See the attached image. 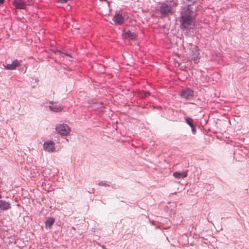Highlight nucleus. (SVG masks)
<instances>
[{
	"mask_svg": "<svg viewBox=\"0 0 249 249\" xmlns=\"http://www.w3.org/2000/svg\"><path fill=\"white\" fill-rule=\"evenodd\" d=\"M192 3L191 0H183V6L181 9L179 20L181 28H191L194 26L196 7L192 5Z\"/></svg>",
	"mask_w": 249,
	"mask_h": 249,
	"instance_id": "f257e3e1",
	"label": "nucleus"
},
{
	"mask_svg": "<svg viewBox=\"0 0 249 249\" xmlns=\"http://www.w3.org/2000/svg\"><path fill=\"white\" fill-rule=\"evenodd\" d=\"M177 5L176 1H166L161 3L160 7V12L161 15L166 16L173 12L174 7Z\"/></svg>",
	"mask_w": 249,
	"mask_h": 249,
	"instance_id": "f03ea898",
	"label": "nucleus"
},
{
	"mask_svg": "<svg viewBox=\"0 0 249 249\" xmlns=\"http://www.w3.org/2000/svg\"><path fill=\"white\" fill-rule=\"evenodd\" d=\"M30 0H14L13 4L17 9H25L27 5L32 4Z\"/></svg>",
	"mask_w": 249,
	"mask_h": 249,
	"instance_id": "7ed1b4c3",
	"label": "nucleus"
},
{
	"mask_svg": "<svg viewBox=\"0 0 249 249\" xmlns=\"http://www.w3.org/2000/svg\"><path fill=\"white\" fill-rule=\"evenodd\" d=\"M194 95V91L189 88L183 89L181 93L180 96L182 98L185 100H191L193 98Z\"/></svg>",
	"mask_w": 249,
	"mask_h": 249,
	"instance_id": "20e7f679",
	"label": "nucleus"
},
{
	"mask_svg": "<svg viewBox=\"0 0 249 249\" xmlns=\"http://www.w3.org/2000/svg\"><path fill=\"white\" fill-rule=\"evenodd\" d=\"M43 149L49 152L54 151L55 149L54 142L52 141H47L43 144Z\"/></svg>",
	"mask_w": 249,
	"mask_h": 249,
	"instance_id": "39448f33",
	"label": "nucleus"
},
{
	"mask_svg": "<svg viewBox=\"0 0 249 249\" xmlns=\"http://www.w3.org/2000/svg\"><path fill=\"white\" fill-rule=\"evenodd\" d=\"M124 18L119 13H116L113 18L115 24L121 25L124 23Z\"/></svg>",
	"mask_w": 249,
	"mask_h": 249,
	"instance_id": "423d86ee",
	"label": "nucleus"
},
{
	"mask_svg": "<svg viewBox=\"0 0 249 249\" xmlns=\"http://www.w3.org/2000/svg\"><path fill=\"white\" fill-rule=\"evenodd\" d=\"M20 64V62L19 61H18V60H15L12 63V64L4 65V67L5 69L13 70L16 69L17 67L19 66Z\"/></svg>",
	"mask_w": 249,
	"mask_h": 249,
	"instance_id": "0eeeda50",
	"label": "nucleus"
},
{
	"mask_svg": "<svg viewBox=\"0 0 249 249\" xmlns=\"http://www.w3.org/2000/svg\"><path fill=\"white\" fill-rule=\"evenodd\" d=\"M11 208V204L8 202L0 200V209L2 211H6Z\"/></svg>",
	"mask_w": 249,
	"mask_h": 249,
	"instance_id": "6e6552de",
	"label": "nucleus"
},
{
	"mask_svg": "<svg viewBox=\"0 0 249 249\" xmlns=\"http://www.w3.org/2000/svg\"><path fill=\"white\" fill-rule=\"evenodd\" d=\"M188 171H185L182 172H176L174 173L173 176L178 179L183 178L187 176Z\"/></svg>",
	"mask_w": 249,
	"mask_h": 249,
	"instance_id": "1a4fd4ad",
	"label": "nucleus"
},
{
	"mask_svg": "<svg viewBox=\"0 0 249 249\" xmlns=\"http://www.w3.org/2000/svg\"><path fill=\"white\" fill-rule=\"evenodd\" d=\"M124 37L128 38L129 39L133 40L135 38L136 35L134 33L131 32L129 30L124 31L123 34Z\"/></svg>",
	"mask_w": 249,
	"mask_h": 249,
	"instance_id": "9d476101",
	"label": "nucleus"
},
{
	"mask_svg": "<svg viewBox=\"0 0 249 249\" xmlns=\"http://www.w3.org/2000/svg\"><path fill=\"white\" fill-rule=\"evenodd\" d=\"M190 45L191 46V48H190V51L192 52V53L193 54L194 56L192 58V59L194 60L195 62L197 61L198 59V53L197 52V50L196 48V46L192 45V44H190Z\"/></svg>",
	"mask_w": 249,
	"mask_h": 249,
	"instance_id": "9b49d317",
	"label": "nucleus"
},
{
	"mask_svg": "<svg viewBox=\"0 0 249 249\" xmlns=\"http://www.w3.org/2000/svg\"><path fill=\"white\" fill-rule=\"evenodd\" d=\"M71 132V128L67 124H63V136H67Z\"/></svg>",
	"mask_w": 249,
	"mask_h": 249,
	"instance_id": "f8f14e48",
	"label": "nucleus"
},
{
	"mask_svg": "<svg viewBox=\"0 0 249 249\" xmlns=\"http://www.w3.org/2000/svg\"><path fill=\"white\" fill-rule=\"evenodd\" d=\"M54 223V219L52 218H49L45 221L46 226L49 228L51 227Z\"/></svg>",
	"mask_w": 249,
	"mask_h": 249,
	"instance_id": "ddd939ff",
	"label": "nucleus"
},
{
	"mask_svg": "<svg viewBox=\"0 0 249 249\" xmlns=\"http://www.w3.org/2000/svg\"><path fill=\"white\" fill-rule=\"evenodd\" d=\"M185 122L191 127H193V126L194 125L193 124V120L190 117H186Z\"/></svg>",
	"mask_w": 249,
	"mask_h": 249,
	"instance_id": "4468645a",
	"label": "nucleus"
},
{
	"mask_svg": "<svg viewBox=\"0 0 249 249\" xmlns=\"http://www.w3.org/2000/svg\"><path fill=\"white\" fill-rule=\"evenodd\" d=\"M50 109L54 112H57L61 111L62 109L60 107H57L56 105L53 106H50Z\"/></svg>",
	"mask_w": 249,
	"mask_h": 249,
	"instance_id": "2eb2a0df",
	"label": "nucleus"
},
{
	"mask_svg": "<svg viewBox=\"0 0 249 249\" xmlns=\"http://www.w3.org/2000/svg\"><path fill=\"white\" fill-rule=\"evenodd\" d=\"M63 61L65 60H69V61H71V59L72 58V57L68 53H63Z\"/></svg>",
	"mask_w": 249,
	"mask_h": 249,
	"instance_id": "dca6fc26",
	"label": "nucleus"
},
{
	"mask_svg": "<svg viewBox=\"0 0 249 249\" xmlns=\"http://www.w3.org/2000/svg\"><path fill=\"white\" fill-rule=\"evenodd\" d=\"M56 130L58 132L60 135H62V125H59L58 126L56 127Z\"/></svg>",
	"mask_w": 249,
	"mask_h": 249,
	"instance_id": "f3484780",
	"label": "nucleus"
},
{
	"mask_svg": "<svg viewBox=\"0 0 249 249\" xmlns=\"http://www.w3.org/2000/svg\"><path fill=\"white\" fill-rule=\"evenodd\" d=\"M98 184L99 186H108V185L105 182H104L103 181L99 182Z\"/></svg>",
	"mask_w": 249,
	"mask_h": 249,
	"instance_id": "a211bd4d",
	"label": "nucleus"
},
{
	"mask_svg": "<svg viewBox=\"0 0 249 249\" xmlns=\"http://www.w3.org/2000/svg\"><path fill=\"white\" fill-rule=\"evenodd\" d=\"M191 129H192V132L193 134H196V129L195 128V127L194 125L193 126V127H191Z\"/></svg>",
	"mask_w": 249,
	"mask_h": 249,
	"instance_id": "6ab92c4d",
	"label": "nucleus"
},
{
	"mask_svg": "<svg viewBox=\"0 0 249 249\" xmlns=\"http://www.w3.org/2000/svg\"><path fill=\"white\" fill-rule=\"evenodd\" d=\"M65 142H69V139L67 138H63V143H65Z\"/></svg>",
	"mask_w": 249,
	"mask_h": 249,
	"instance_id": "aec40b11",
	"label": "nucleus"
},
{
	"mask_svg": "<svg viewBox=\"0 0 249 249\" xmlns=\"http://www.w3.org/2000/svg\"><path fill=\"white\" fill-rule=\"evenodd\" d=\"M70 8H71V7H70L69 5V4L67 5L66 9L69 10V9H70Z\"/></svg>",
	"mask_w": 249,
	"mask_h": 249,
	"instance_id": "412c9836",
	"label": "nucleus"
},
{
	"mask_svg": "<svg viewBox=\"0 0 249 249\" xmlns=\"http://www.w3.org/2000/svg\"><path fill=\"white\" fill-rule=\"evenodd\" d=\"M4 0H0V4H2L4 2Z\"/></svg>",
	"mask_w": 249,
	"mask_h": 249,
	"instance_id": "4be33fe9",
	"label": "nucleus"
},
{
	"mask_svg": "<svg viewBox=\"0 0 249 249\" xmlns=\"http://www.w3.org/2000/svg\"><path fill=\"white\" fill-rule=\"evenodd\" d=\"M145 96H147V95H149L150 94L149 93H146Z\"/></svg>",
	"mask_w": 249,
	"mask_h": 249,
	"instance_id": "5701e85b",
	"label": "nucleus"
},
{
	"mask_svg": "<svg viewBox=\"0 0 249 249\" xmlns=\"http://www.w3.org/2000/svg\"><path fill=\"white\" fill-rule=\"evenodd\" d=\"M58 0V1H59V2H62V0Z\"/></svg>",
	"mask_w": 249,
	"mask_h": 249,
	"instance_id": "b1692460",
	"label": "nucleus"
}]
</instances>
